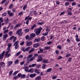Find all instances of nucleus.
Masks as SVG:
<instances>
[{
	"instance_id": "f257e3e1",
	"label": "nucleus",
	"mask_w": 80,
	"mask_h": 80,
	"mask_svg": "<svg viewBox=\"0 0 80 80\" xmlns=\"http://www.w3.org/2000/svg\"><path fill=\"white\" fill-rule=\"evenodd\" d=\"M22 29H21L17 31V34H18L19 37H21V36H22Z\"/></svg>"
},
{
	"instance_id": "f03ea898",
	"label": "nucleus",
	"mask_w": 80,
	"mask_h": 80,
	"mask_svg": "<svg viewBox=\"0 0 80 80\" xmlns=\"http://www.w3.org/2000/svg\"><path fill=\"white\" fill-rule=\"evenodd\" d=\"M34 32L35 33L36 35H38L40 33V30L37 29H34Z\"/></svg>"
},
{
	"instance_id": "7ed1b4c3",
	"label": "nucleus",
	"mask_w": 80,
	"mask_h": 80,
	"mask_svg": "<svg viewBox=\"0 0 80 80\" xmlns=\"http://www.w3.org/2000/svg\"><path fill=\"white\" fill-rule=\"evenodd\" d=\"M19 43V41H18L17 42H16L14 43V46L15 49H17L18 47V44Z\"/></svg>"
},
{
	"instance_id": "20e7f679",
	"label": "nucleus",
	"mask_w": 80,
	"mask_h": 80,
	"mask_svg": "<svg viewBox=\"0 0 80 80\" xmlns=\"http://www.w3.org/2000/svg\"><path fill=\"white\" fill-rule=\"evenodd\" d=\"M30 67L28 66H27L26 67H24L23 68V69L26 72H28L29 69Z\"/></svg>"
},
{
	"instance_id": "39448f33",
	"label": "nucleus",
	"mask_w": 80,
	"mask_h": 80,
	"mask_svg": "<svg viewBox=\"0 0 80 80\" xmlns=\"http://www.w3.org/2000/svg\"><path fill=\"white\" fill-rule=\"evenodd\" d=\"M8 14L9 16L10 17H12L14 15V13L13 12H10V11H8Z\"/></svg>"
},
{
	"instance_id": "423d86ee",
	"label": "nucleus",
	"mask_w": 80,
	"mask_h": 80,
	"mask_svg": "<svg viewBox=\"0 0 80 80\" xmlns=\"http://www.w3.org/2000/svg\"><path fill=\"white\" fill-rule=\"evenodd\" d=\"M5 51H3L1 54H0V59H2L3 58V56H4V55H5Z\"/></svg>"
},
{
	"instance_id": "0eeeda50",
	"label": "nucleus",
	"mask_w": 80,
	"mask_h": 80,
	"mask_svg": "<svg viewBox=\"0 0 80 80\" xmlns=\"http://www.w3.org/2000/svg\"><path fill=\"white\" fill-rule=\"evenodd\" d=\"M42 60H43V58H42V57L41 56H39L38 58V59L37 60V62H41V61H42Z\"/></svg>"
},
{
	"instance_id": "6e6552de",
	"label": "nucleus",
	"mask_w": 80,
	"mask_h": 80,
	"mask_svg": "<svg viewBox=\"0 0 80 80\" xmlns=\"http://www.w3.org/2000/svg\"><path fill=\"white\" fill-rule=\"evenodd\" d=\"M40 46V44L39 43H36L33 45V47L34 48H37Z\"/></svg>"
},
{
	"instance_id": "1a4fd4ad",
	"label": "nucleus",
	"mask_w": 80,
	"mask_h": 80,
	"mask_svg": "<svg viewBox=\"0 0 80 80\" xmlns=\"http://www.w3.org/2000/svg\"><path fill=\"white\" fill-rule=\"evenodd\" d=\"M34 71L35 73H36L37 74H40V73L39 71V70L37 69H34Z\"/></svg>"
},
{
	"instance_id": "9d476101",
	"label": "nucleus",
	"mask_w": 80,
	"mask_h": 80,
	"mask_svg": "<svg viewBox=\"0 0 80 80\" xmlns=\"http://www.w3.org/2000/svg\"><path fill=\"white\" fill-rule=\"evenodd\" d=\"M0 65H1V67H4L5 64L4 62H0Z\"/></svg>"
},
{
	"instance_id": "9b49d317",
	"label": "nucleus",
	"mask_w": 80,
	"mask_h": 80,
	"mask_svg": "<svg viewBox=\"0 0 80 80\" xmlns=\"http://www.w3.org/2000/svg\"><path fill=\"white\" fill-rule=\"evenodd\" d=\"M32 44V42H28L27 43V46H30Z\"/></svg>"
},
{
	"instance_id": "f8f14e48",
	"label": "nucleus",
	"mask_w": 80,
	"mask_h": 80,
	"mask_svg": "<svg viewBox=\"0 0 80 80\" xmlns=\"http://www.w3.org/2000/svg\"><path fill=\"white\" fill-rule=\"evenodd\" d=\"M76 40L77 41V42H80V39H78V35H76Z\"/></svg>"
},
{
	"instance_id": "ddd939ff",
	"label": "nucleus",
	"mask_w": 80,
	"mask_h": 80,
	"mask_svg": "<svg viewBox=\"0 0 80 80\" xmlns=\"http://www.w3.org/2000/svg\"><path fill=\"white\" fill-rule=\"evenodd\" d=\"M10 55H11L10 53H5V56L7 58H8V57H9V56H10Z\"/></svg>"
},
{
	"instance_id": "4468645a",
	"label": "nucleus",
	"mask_w": 80,
	"mask_h": 80,
	"mask_svg": "<svg viewBox=\"0 0 80 80\" xmlns=\"http://www.w3.org/2000/svg\"><path fill=\"white\" fill-rule=\"evenodd\" d=\"M35 76H36V74H31L30 77L31 78H33V77H34Z\"/></svg>"
},
{
	"instance_id": "2eb2a0df",
	"label": "nucleus",
	"mask_w": 80,
	"mask_h": 80,
	"mask_svg": "<svg viewBox=\"0 0 80 80\" xmlns=\"http://www.w3.org/2000/svg\"><path fill=\"white\" fill-rule=\"evenodd\" d=\"M36 80H41V77L40 76H38L35 78Z\"/></svg>"
},
{
	"instance_id": "dca6fc26",
	"label": "nucleus",
	"mask_w": 80,
	"mask_h": 80,
	"mask_svg": "<svg viewBox=\"0 0 80 80\" xmlns=\"http://www.w3.org/2000/svg\"><path fill=\"white\" fill-rule=\"evenodd\" d=\"M35 50V49H34V48H32L31 49V50H29L28 51V52L29 53H32V52H33Z\"/></svg>"
},
{
	"instance_id": "f3484780",
	"label": "nucleus",
	"mask_w": 80,
	"mask_h": 80,
	"mask_svg": "<svg viewBox=\"0 0 80 80\" xmlns=\"http://www.w3.org/2000/svg\"><path fill=\"white\" fill-rule=\"evenodd\" d=\"M8 66L9 67H10L12 64V61H10L8 62Z\"/></svg>"
},
{
	"instance_id": "a211bd4d",
	"label": "nucleus",
	"mask_w": 80,
	"mask_h": 80,
	"mask_svg": "<svg viewBox=\"0 0 80 80\" xmlns=\"http://www.w3.org/2000/svg\"><path fill=\"white\" fill-rule=\"evenodd\" d=\"M33 69L32 68H31L29 70L28 72H30V73H33Z\"/></svg>"
},
{
	"instance_id": "6ab92c4d",
	"label": "nucleus",
	"mask_w": 80,
	"mask_h": 80,
	"mask_svg": "<svg viewBox=\"0 0 80 80\" xmlns=\"http://www.w3.org/2000/svg\"><path fill=\"white\" fill-rule=\"evenodd\" d=\"M30 36L31 37H33H33H35V36H36V35H35V33H31L30 34Z\"/></svg>"
},
{
	"instance_id": "aec40b11",
	"label": "nucleus",
	"mask_w": 80,
	"mask_h": 80,
	"mask_svg": "<svg viewBox=\"0 0 80 80\" xmlns=\"http://www.w3.org/2000/svg\"><path fill=\"white\" fill-rule=\"evenodd\" d=\"M35 65H37V64L35 63V64H33L32 65H29V67H34Z\"/></svg>"
},
{
	"instance_id": "412c9836",
	"label": "nucleus",
	"mask_w": 80,
	"mask_h": 80,
	"mask_svg": "<svg viewBox=\"0 0 80 80\" xmlns=\"http://www.w3.org/2000/svg\"><path fill=\"white\" fill-rule=\"evenodd\" d=\"M18 73V71H16L13 73L12 75H17Z\"/></svg>"
},
{
	"instance_id": "4be33fe9",
	"label": "nucleus",
	"mask_w": 80,
	"mask_h": 80,
	"mask_svg": "<svg viewBox=\"0 0 80 80\" xmlns=\"http://www.w3.org/2000/svg\"><path fill=\"white\" fill-rule=\"evenodd\" d=\"M8 32V29H6V30H5L3 32V33L4 34H6Z\"/></svg>"
},
{
	"instance_id": "5701e85b",
	"label": "nucleus",
	"mask_w": 80,
	"mask_h": 80,
	"mask_svg": "<svg viewBox=\"0 0 80 80\" xmlns=\"http://www.w3.org/2000/svg\"><path fill=\"white\" fill-rule=\"evenodd\" d=\"M40 41V39H38V38H35L34 40V42H38Z\"/></svg>"
},
{
	"instance_id": "b1692460",
	"label": "nucleus",
	"mask_w": 80,
	"mask_h": 80,
	"mask_svg": "<svg viewBox=\"0 0 80 80\" xmlns=\"http://www.w3.org/2000/svg\"><path fill=\"white\" fill-rule=\"evenodd\" d=\"M30 49V47H28L25 49V51L26 52L28 51Z\"/></svg>"
},
{
	"instance_id": "393cba45",
	"label": "nucleus",
	"mask_w": 80,
	"mask_h": 80,
	"mask_svg": "<svg viewBox=\"0 0 80 80\" xmlns=\"http://www.w3.org/2000/svg\"><path fill=\"white\" fill-rule=\"evenodd\" d=\"M50 48V46H47L44 48V50H49Z\"/></svg>"
},
{
	"instance_id": "a878e982",
	"label": "nucleus",
	"mask_w": 80,
	"mask_h": 80,
	"mask_svg": "<svg viewBox=\"0 0 80 80\" xmlns=\"http://www.w3.org/2000/svg\"><path fill=\"white\" fill-rule=\"evenodd\" d=\"M20 53H21V52L20 51L17 52L16 54H15V56L16 57H17L18 55H19L20 54Z\"/></svg>"
},
{
	"instance_id": "bb28decb",
	"label": "nucleus",
	"mask_w": 80,
	"mask_h": 80,
	"mask_svg": "<svg viewBox=\"0 0 80 80\" xmlns=\"http://www.w3.org/2000/svg\"><path fill=\"white\" fill-rule=\"evenodd\" d=\"M44 22H39L38 23V25H43V24H44Z\"/></svg>"
},
{
	"instance_id": "cd10ccee",
	"label": "nucleus",
	"mask_w": 80,
	"mask_h": 80,
	"mask_svg": "<svg viewBox=\"0 0 80 80\" xmlns=\"http://www.w3.org/2000/svg\"><path fill=\"white\" fill-rule=\"evenodd\" d=\"M27 7V5H25L23 7V10H25V9H26Z\"/></svg>"
},
{
	"instance_id": "c85d7f7f",
	"label": "nucleus",
	"mask_w": 80,
	"mask_h": 80,
	"mask_svg": "<svg viewBox=\"0 0 80 80\" xmlns=\"http://www.w3.org/2000/svg\"><path fill=\"white\" fill-rule=\"evenodd\" d=\"M32 56H33V55H29L28 57L27 58V60H28L29 59V58H32Z\"/></svg>"
},
{
	"instance_id": "c756f323",
	"label": "nucleus",
	"mask_w": 80,
	"mask_h": 80,
	"mask_svg": "<svg viewBox=\"0 0 80 80\" xmlns=\"http://www.w3.org/2000/svg\"><path fill=\"white\" fill-rule=\"evenodd\" d=\"M52 70V68H50L47 70V72H50Z\"/></svg>"
},
{
	"instance_id": "7c9ffc66",
	"label": "nucleus",
	"mask_w": 80,
	"mask_h": 80,
	"mask_svg": "<svg viewBox=\"0 0 80 80\" xmlns=\"http://www.w3.org/2000/svg\"><path fill=\"white\" fill-rule=\"evenodd\" d=\"M58 48H59V50H61L62 49V46L60 45H58L57 47Z\"/></svg>"
},
{
	"instance_id": "2f4dec72",
	"label": "nucleus",
	"mask_w": 80,
	"mask_h": 80,
	"mask_svg": "<svg viewBox=\"0 0 80 80\" xmlns=\"http://www.w3.org/2000/svg\"><path fill=\"white\" fill-rule=\"evenodd\" d=\"M42 62L43 63H47V62H48V60L46 59H44L43 60Z\"/></svg>"
},
{
	"instance_id": "473e14b6",
	"label": "nucleus",
	"mask_w": 80,
	"mask_h": 80,
	"mask_svg": "<svg viewBox=\"0 0 80 80\" xmlns=\"http://www.w3.org/2000/svg\"><path fill=\"white\" fill-rule=\"evenodd\" d=\"M19 25H16L14 27V29H16V28H17L18 27H19Z\"/></svg>"
},
{
	"instance_id": "72a5a7b5",
	"label": "nucleus",
	"mask_w": 80,
	"mask_h": 80,
	"mask_svg": "<svg viewBox=\"0 0 80 80\" xmlns=\"http://www.w3.org/2000/svg\"><path fill=\"white\" fill-rule=\"evenodd\" d=\"M48 34V32H45V34H42V35H43V36H46Z\"/></svg>"
},
{
	"instance_id": "f704fd0d",
	"label": "nucleus",
	"mask_w": 80,
	"mask_h": 80,
	"mask_svg": "<svg viewBox=\"0 0 80 80\" xmlns=\"http://www.w3.org/2000/svg\"><path fill=\"white\" fill-rule=\"evenodd\" d=\"M42 41H44L45 40V37L42 36L41 38Z\"/></svg>"
},
{
	"instance_id": "c9c22d12",
	"label": "nucleus",
	"mask_w": 80,
	"mask_h": 80,
	"mask_svg": "<svg viewBox=\"0 0 80 80\" xmlns=\"http://www.w3.org/2000/svg\"><path fill=\"white\" fill-rule=\"evenodd\" d=\"M46 67V65L45 64H42V68L43 69H45V67Z\"/></svg>"
},
{
	"instance_id": "e433bc0d",
	"label": "nucleus",
	"mask_w": 80,
	"mask_h": 80,
	"mask_svg": "<svg viewBox=\"0 0 80 80\" xmlns=\"http://www.w3.org/2000/svg\"><path fill=\"white\" fill-rule=\"evenodd\" d=\"M46 32H50V29L48 28H46Z\"/></svg>"
},
{
	"instance_id": "4c0bfd02",
	"label": "nucleus",
	"mask_w": 80,
	"mask_h": 80,
	"mask_svg": "<svg viewBox=\"0 0 80 80\" xmlns=\"http://www.w3.org/2000/svg\"><path fill=\"white\" fill-rule=\"evenodd\" d=\"M34 15H35V16H37V15L38 14L37 11H35L34 12Z\"/></svg>"
},
{
	"instance_id": "58836bf2",
	"label": "nucleus",
	"mask_w": 80,
	"mask_h": 80,
	"mask_svg": "<svg viewBox=\"0 0 80 80\" xmlns=\"http://www.w3.org/2000/svg\"><path fill=\"white\" fill-rule=\"evenodd\" d=\"M24 32L25 33H27V32H29V29H26L24 30Z\"/></svg>"
},
{
	"instance_id": "ea45409f",
	"label": "nucleus",
	"mask_w": 80,
	"mask_h": 80,
	"mask_svg": "<svg viewBox=\"0 0 80 80\" xmlns=\"http://www.w3.org/2000/svg\"><path fill=\"white\" fill-rule=\"evenodd\" d=\"M24 63H25V61H23L20 62V65H23Z\"/></svg>"
},
{
	"instance_id": "a19ab883",
	"label": "nucleus",
	"mask_w": 80,
	"mask_h": 80,
	"mask_svg": "<svg viewBox=\"0 0 80 80\" xmlns=\"http://www.w3.org/2000/svg\"><path fill=\"white\" fill-rule=\"evenodd\" d=\"M12 33H13V32H12V31H10L9 33H8V34L9 35H10V36H12Z\"/></svg>"
},
{
	"instance_id": "79ce46f5",
	"label": "nucleus",
	"mask_w": 80,
	"mask_h": 80,
	"mask_svg": "<svg viewBox=\"0 0 80 80\" xmlns=\"http://www.w3.org/2000/svg\"><path fill=\"white\" fill-rule=\"evenodd\" d=\"M3 37H4V38H6L7 37H8V34H6L5 35H4Z\"/></svg>"
},
{
	"instance_id": "37998d69",
	"label": "nucleus",
	"mask_w": 80,
	"mask_h": 80,
	"mask_svg": "<svg viewBox=\"0 0 80 80\" xmlns=\"http://www.w3.org/2000/svg\"><path fill=\"white\" fill-rule=\"evenodd\" d=\"M25 76H26L25 75V74H23L21 76V78H24L25 77Z\"/></svg>"
},
{
	"instance_id": "c03bdc74",
	"label": "nucleus",
	"mask_w": 80,
	"mask_h": 80,
	"mask_svg": "<svg viewBox=\"0 0 80 80\" xmlns=\"http://www.w3.org/2000/svg\"><path fill=\"white\" fill-rule=\"evenodd\" d=\"M19 61L18 60V59L16 60L14 62L15 63V64H17L18 63Z\"/></svg>"
},
{
	"instance_id": "a18cd8bd",
	"label": "nucleus",
	"mask_w": 80,
	"mask_h": 80,
	"mask_svg": "<svg viewBox=\"0 0 80 80\" xmlns=\"http://www.w3.org/2000/svg\"><path fill=\"white\" fill-rule=\"evenodd\" d=\"M3 22V20L2 18H0V23H2Z\"/></svg>"
},
{
	"instance_id": "49530a36",
	"label": "nucleus",
	"mask_w": 80,
	"mask_h": 80,
	"mask_svg": "<svg viewBox=\"0 0 80 80\" xmlns=\"http://www.w3.org/2000/svg\"><path fill=\"white\" fill-rule=\"evenodd\" d=\"M55 53H56V54H57V55H58V54H59L58 50H56Z\"/></svg>"
},
{
	"instance_id": "de8ad7c7",
	"label": "nucleus",
	"mask_w": 80,
	"mask_h": 80,
	"mask_svg": "<svg viewBox=\"0 0 80 80\" xmlns=\"http://www.w3.org/2000/svg\"><path fill=\"white\" fill-rule=\"evenodd\" d=\"M8 47H12V44H11V43L8 44Z\"/></svg>"
},
{
	"instance_id": "09e8293b",
	"label": "nucleus",
	"mask_w": 80,
	"mask_h": 80,
	"mask_svg": "<svg viewBox=\"0 0 80 80\" xmlns=\"http://www.w3.org/2000/svg\"><path fill=\"white\" fill-rule=\"evenodd\" d=\"M8 20H5V22H4V23L5 24V25H7L8 23Z\"/></svg>"
},
{
	"instance_id": "8fccbe9b",
	"label": "nucleus",
	"mask_w": 80,
	"mask_h": 80,
	"mask_svg": "<svg viewBox=\"0 0 80 80\" xmlns=\"http://www.w3.org/2000/svg\"><path fill=\"white\" fill-rule=\"evenodd\" d=\"M7 12H5L4 13L2 14V15L3 16V17H5V16H6L7 15Z\"/></svg>"
},
{
	"instance_id": "3c124183",
	"label": "nucleus",
	"mask_w": 80,
	"mask_h": 80,
	"mask_svg": "<svg viewBox=\"0 0 80 80\" xmlns=\"http://www.w3.org/2000/svg\"><path fill=\"white\" fill-rule=\"evenodd\" d=\"M56 3L57 5H60V2L58 1H57Z\"/></svg>"
},
{
	"instance_id": "603ef678",
	"label": "nucleus",
	"mask_w": 80,
	"mask_h": 80,
	"mask_svg": "<svg viewBox=\"0 0 80 80\" xmlns=\"http://www.w3.org/2000/svg\"><path fill=\"white\" fill-rule=\"evenodd\" d=\"M16 37H14V38H13V43H14L16 41Z\"/></svg>"
},
{
	"instance_id": "864d4df0",
	"label": "nucleus",
	"mask_w": 80,
	"mask_h": 80,
	"mask_svg": "<svg viewBox=\"0 0 80 80\" xmlns=\"http://www.w3.org/2000/svg\"><path fill=\"white\" fill-rule=\"evenodd\" d=\"M24 43H25V42L23 41L20 43V45H23Z\"/></svg>"
},
{
	"instance_id": "5fc2aeb1",
	"label": "nucleus",
	"mask_w": 80,
	"mask_h": 80,
	"mask_svg": "<svg viewBox=\"0 0 80 80\" xmlns=\"http://www.w3.org/2000/svg\"><path fill=\"white\" fill-rule=\"evenodd\" d=\"M33 38V37H32V36H30L29 37V38H28V40H30L31 39H32Z\"/></svg>"
},
{
	"instance_id": "6e6d98bb",
	"label": "nucleus",
	"mask_w": 80,
	"mask_h": 80,
	"mask_svg": "<svg viewBox=\"0 0 80 80\" xmlns=\"http://www.w3.org/2000/svg\"><path fill=\"white\" fill-rule=\"evenodd\" d=\"M12 7H13V4H11L9 6V8L11 9V8H12Z\"/></svg>"
},
{
	"instance_id": "4d7b16f0",
	"label": "nucleus",
	"mask_w": 80,
	"mask_h": 80,
	"mask_svg": "<svg viewBox=\"0 0 80 80\" xmlns=\"http://www.w3.org/2000/svg\"><path fill=\"white\" fill-rule=\"evenodd\" d=\"M14 37V36H12L11 37H10L9 38L10 40H12L13 39V38Z\"/></svg>"
},
{
	"instance_id": "13d9d810",
	"label": "nucleus",
	"mask_w": 80,
	"mask_h": 80,
	"mask_svg": "<svg viewBox=\"0 0 80 80\" xmlns=\"http://www.w3.org/2000/svg\"><path fill=\"white\" fill-rule=\"evenodd\" d=\"M40 67V64H38L36 66V68H39Z\"/></svg>"
},
{
	"instance_id": "bf43d9fd",
	"label": "nucleus",
	"mask_w": 80,
	"mask_h": 80,
	"mask_svg": "<svg viewBox=\"0 0 80 80\" xmlns=\"http://www.w3.org/2000/svg\"><path fill=\"white\" fill-rule=\"evenodd\" d=\"M72 6H74V5H76V3L75 2H72Z\"/></svg>"
},
{
	"instance_id": "052dcab7",
	"label": "nucleus",
	"mask_w": 80,
	"mask_h": 80,
	"mask_svg": "<svg viewBox=\"0 0 80 80\" xmlns=\"http://www.w3.org/2000/svg\"><path fill=\"white\" fill-rule=\"evenodd\" d=\"M34 57H32L30 59V61H33L34 60Z\"/></svg>"
},
{
	"instance_id": "680f3d73",
	"label": "nucleus",
	"mask_w": 80,
	"mask_h": 80,
	"mask_svg": "<svg viewBox=\"0 0 80 80\" xmlns=\"http://www.w3.org/2000/svg\"><path fill=\"white\" fill-rule=\"evenodd\" d=\"M68 15H72V12H68Z\"/></svg>"
},
{
	"instance_id": "e2e57ef3",
	"label": "nucleus",
	"mask_w": 80,
	"mask_h": 80,
	"mask_svg": "<svg viewBox=\"0 0 80 80\" xmlns=\"http://www.w3.org/2000/svg\"><path fill=\"white\" fill-rule=\"evenodd\" d=\"M39 51H40V53H42L43 52V49H39Z\"/></svg>"
},
{
	"instance_id": "0e129e2a",
	"label": "nucleus",
	"mask_w": 80,
	"mask_h": 80,
	"mask_svg": "<svg viewBox=\"0 0 80 80\" xmlns=\"http://www.w3.org/2000/svg\"><path fill=\"white\" fill-rule=\"evenodd\" d=\"M22 51H23V52H25V48H22Z\"/></svg>"
},
{
	"instance_id": "69168bd1",
	"label": "nucleus",
	"mask_w": 80,
	"mask_h": 80,
	"mask_svg": "<svg viewBox=\"0 0 80 80\" xmlns=\"http://www.w3.org/2000/svg\"><path fill=\"white\" fill-rule=\"evenodd\" d=\"M12 73H13V70L9 72V74L10 75H12Z\"/></svg>"
},
{
	"instance_id": "338daca9",
	"label": "nucleus",
	"mask_w": 80,
	"mask_h": 80,
	"mask_svg": "<svg viewBox=\"0 0 80 80\" xmlns=\"http://www.w3.org/2000/svg\"><path fill=\"white\" fill-rule=\"evenodd\" d=\"M28 38H29V36L28 35H27L26 36V39L28 40Z\"/></svg>"
},
{
	"instance_id": "774afa93",
	"label": "nucleus",
	"mask_w": 80,
	"mask_h": 80,
	"mask_svg": "<svg viewBox=\"0 0 80 80\" xmlns=\"http://www.w3.org/2000/svg\"><path fill=\"white\" fill-rule=\"evenodd\" d=\"M52 43V42L51 41H49L47 42V44H48V45H50Z\"/></svg>"
}]
</instances>
